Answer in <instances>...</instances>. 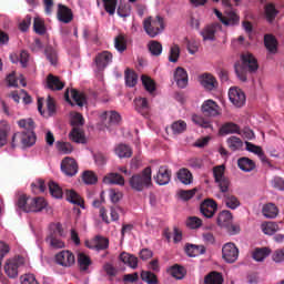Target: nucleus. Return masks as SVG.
Here are the masks:
<instances>
[{
  "label": "nucleus",
  "instance_id": "f257e3e1",
  "mask_svg": "<svg viewBox=\"0 0 284 284\" xmlns=\"http://www.w3.org/2000/svg\"><path fill=\"white\" fill-rule=\"evenodd\" d=\"M247 69L248 72L258 70V61L252 53L242 54V64H235V74L242 83L247 82Z\"/></svg>",
  "mask_w": 284,
  "mask_h": 284
},
{
  "label": "nucleus",
  "instance_id": "f03ea898",
  "mask_svg": "<svg viewBox=\"0 0 284 284\" xmlns=\"http://www.w3.org/2000/svg\"><path fill=\"white\" fill-rule=\"evenodd\" d=\"M129 183L135 192H143L145 187L152 185V168L148 166L141 173L132 175Z\"/></svg>",
  "mask_w": 284,
  "mask_h": 284
},
{
  "label": "nucleus",
  "instance_id": "7ed1b4c3",
  "mask_svg": "<svg viewBox=\"0 0 284 284\" xmlns=\"http://www.w3.org/2000/svg\"><path fill=\"white\" fill-rule=\"evenodd\" d=\"M143 28L146 34L154 39L165 30V20L161 16L145 18L143 20Z\"/></svg>",
  "mask_w": 284,
  "mask_h": 284
},
{
  "label": "nucleus",
  "instance_id": "20e7f679",
  "mask_svg": "<svg viewBox=\"0 0 284 284\" xmlns=\"http://www.w3.org/2000/svg\"><path fill=\"white\" fill-rule=\"evenodd\" d=\"M213 176L220 192H227L230 190V178L225 176V165H217L213 168Z\"/></svg>",
  "mask_w": 284,
  "mask_h": 284
},
{
  "label": "nucleus",
  "instance_id": "39448f33",
  "mask_svg": "<svg viewBox=\"0 0 284 284\" xmlns=\"http://www.w3.org/2000/svg\"><path fill=\"white\" fill-rule=\"evenodd\" d=\"M229 99L235 108H243V105H245V102L247 101L245 92L239 87H233L229 90Z\"/></svg>",
  "mask_w": 284,
  "mask_h": 284
},
{
  "label": "nucleus",
  "instance_id": "423d86ee",
  "mask_svg": "<svg viewBox=\"0 0 284 284\" xmlns=\"http://www.w3.org/2000/svg\"><path fill=\"white\" fill-rule=\"evenodd\" d=\"M222 258L226 263H236L239 261V247H236V244L232 242L224 244L222 247Z\"/></svg>",
  "mask_w": 284,
  "mask_h": 284
},
{
  "label": "nucleus",
  "instance_id": "0eeeda50",
  "mask_svg": "<svg viewBox=\"0 0 284 284\" xmlns=\"http://www.w3.org/2000/svg\"><path fill=\"white\" fill-rule=\"evenodd\" d=\"M75 262L74 253L71 251H61L55 254V263L61 267H72Z\"/></svg>",
  "mask_w": 284,
  "mask_h": 284
},
{
  "label": "nucleus",
  "instance_id": "6e6552de",
  "mask_svg": "<svg viewBox=\"0 0 284 284\" xmlns=\"http://www.w3.org/2000/svg\"><path fill=\"white\" fill-rule=\"evenodd\" d=\"M217 210L219 204H216V201L213 199H206L200 205L201 214H203L205 219H212L216 214Z\"/></svg>",
  "mask_w": 284,
  "mask_h": 284
},
{
  "label": "nucleus",
  "instance_id": "1a4fd4ad",
  "mask_svg": "<svg viewBox=\"0 0 284 284\" xmlns=\"http://www.w3.org/2000/svg\"><path fill=\"white\" fill-rule=\"evenodd\" d=\"M214 13L223 26H239V22L241 21L239 14H236L234 11L223 14L221 11H219V9H215Z\"/></svg>",
  "mask_w": 284,
  "mask_h": 284
},
{
  "label": "nucleus",
  "instance_id": "9d476101",
  "mask_svg": "<svg viewBox=\"0 0 284 284\" xmlns=\"http://www.w3.org/2000/svg\"><path fill=\"white\" fill-rule=\"evenodd\" d=\"M61 170L65 176H77L79 172V164L72 158H64L61 162Z\"/></svg>",
  "mask_w": 284,
  "mask_h": 284
},
{
  "label": "nucleus",
  "instance_id": "9b49d317",
  "mask_svg": "<svg viewBox=\"0 0 284 284\" xmlns=\"http://www.w3.org/2000/svg\"><path fill=\"white\" fill-rule=\"evenodd\" d=\"M17 136H20L23 148H32V145L37 143V134L34 131L16 133L12 136V148H14V141L17 140Z\"/></svg>",
  "mask_w": 284,
  "mask_h": 284
},
{
  "label": "nucleus",
  "instance_id": "f8f14e48",
  "mask_svg": "<svg viewBox=\"0 0 284 284\" xmlns=\"http://www.w3.org/2000/svg\"><path fill=\"white\" fill-rule=\"evenodd\" d=\"M199 81L202 88H204V90L207 92H212L219 88V81L214 75H212V73H203L199 75Z\"/></svg>",
  "mask_w": 284,
  "mask_h": 284
},
{
  "label": "nucleus",
  "instance_id": "ddd939ff",
  "mask_svg": "<svg viewBox=\"0 0 284 284\" xmlns=\"http://www.w3.org/2000/svg\"><path fill=\"white\" fill-rule=\"evenodd\" d=\"M201 110L204 116H220L221 114V106H219V103H216L214 100L204 101Z\"/></svg>",
  "mask_w": 284,
  "mask_h": 284
},
{
  "label": "nucleus",
  "instance_id": "4468645a",
  "mask_svg": "<svg viewBox=\"0 0 284 284\" xmlns=\"http://www.w3.org/2000/svg\"><path fill=\"white\" fill-rule=\"evenodd\" d=\"M222 26L219 22H215L211 26H206L202 31L201 36L203 41H214L216 39V33L222 30Z\"/></svg>",
  "mask_w": 284,
  "mask_h": 284
},
{
  "label": "nucleus",
  "instance_id": "2eb2a0df",
  "mask_svg": "<svg viewBox=\"0 0 284 284\" xmlns=\"http://www.w3.org/2000/svg\"><path fill=\"white\" fill-rule=\"evenodd\" d=\"M29 207H26V212L30 213V212H43V210H45L48 203L45 202V199L43 197H32L29 199Z\"/></svg>",
  "mask_w": 284,
  "mask_h": 284
},
{
  "label": "nucleus",
  "instance_id": "dca6fc26",
  "mask_svg": "<svg viewBox=\"0 0 284 284\" xmlns=\"http://www.w3.org/2000/svg\"><path fill=\"white\" fill-rule=\"evenodd\" d=\"M112 52L110 51H102L101 53H98L94 61L98 70H105L110 63H112Z\"/></svg>",
  "mask_w": 284,
  "mask_h": 284
},
{
  "label": "nucleus",
  "instance_id": "f3484780",
  "mask_svg": "<svg viewBox=\"0 0 284 284\" xmlns=\"http://www.w3.org/2000/svg\"><path fill=\"white\" fill-rule=\"evenodd\" d=\"M72 19H74L72 9L61 3L58 4V21H61V23H71Z\"/></svg>",
  "mask_w": 284,
  "mask_h": 284
},
{
  "label": "nucleus",
  "instance_id": "a211bd4d",
  "mask_svg": "<svg viewBox=\"0 0 284 284\" xmlns=\"http://www.w3.org/2000/svg\"><path fill=\"white\" fill-rule=\"evenodd\" d=\"M171 180L172 171L165 165L160 166L158 174L155 176L158 185H168V183H170Z\"/></svg>",
  "mask_w": 284,
  "mask_h": 284
},
{
  "label": "nucleus",
  "instance_id": "6ab92c4d",
  "mask_svg": "<svg viewBox=\"0 0 284 284\" xmlns=\"http://www.w3.org/2000/svg\"><path fill=\"white\" fill-rule=\"evenodd\" d=\"M47 88L49 90L61 91L65 88V82L61 81V79L52 73L47 77Z\"/></svg>",
  "mask_w": 284,
  "mask_h": 284
},
{
  "label": "nucleus",
  "instance_id": "aec40b11",
  "mask_svg": "<svg viewBox=\"0 0 284 284\" xmlns=\"http://www.w3.org/2000/svg\"><path fill=\"white\" fill-rule=\"evenodd\" d=\"M174 81L180 88H187V71L182 67H178L174 72Z\"/></svg>",
  "mask_w": 284,
  "mask_h": 284
},
{
  "label": "nucleus",
  "instance_id": "412c9836",
  "mask_svg": "<svg viewBox=\"0 0 284 284\" xmlns=\"http://www.w3.org/2000/svg\"><path fill=\"white\" fill-rule=\"evenodd\" d=\"M120 261L124 265H128V267H131V270H136V267H139V257L130 253L122 252L120 254Z\"/></svg>",
  "mask_w": 284,
  "mask_h": 284
},
{
  "label": "nucleus",
  "instance_id": "4be33fe9",
  "mask_svg": "<svg viewBox=\"0 0 284 284\" xmlns=\"http://www.w3.org/2000/svg\"><path fill=\"white\" fill-rule=\"evenodd\" d=\"M65 236V231L63 230V224L60 222L51 223L49 225V235L47 239H57Z\"/></svg>",
  "mask_w": 284,
  "mask_h": 284
},
{
  "label": "nucleus",
  "instance_id": "5701e85b",
  "mask_svg": "<svg viewBox=\"0 0 284 284\" xmlns=\"http://www.w3.org/2000/svg\"><path fill=\"white\" fill-rule=\"evenodd\" d=\"M4 272L9 278L19 276V263L14 260H8L4 264Z\"/></svg>",
  "mask_w": 284,
  "mask_h": 284
},
{
  "label": "nucleus",
  "instance_id": "b1692460",
  "mask_svg": "<svg viewBox=\"0 0 284 284\" xmlns=\"http://www.w3.org/2000/svg\"><path fill=\"white\" fill-rule=\"evenodd\" d=\"M231 223H232V212L222 211L219 213L216 219V224L219 225V227H222V230H225L226 227H230Z\"/></svg>",
  "mask_w": 284,
  "mask_h": 284
},
{
  "label": "nucleus",
  "instance_id": "393cba45",
  "mask_svg": "<svg viewBox=\"0 0 284 284\" xmlns=\"http://www.w3.org/2000/svg\"><path fill=\"white\" fill-rule=\"evenodd\" d=\"M264 45L268 52L276 54V51L278 50V41L274 34L266 33L264 36Z\"/></svg>",
  "mask_w": 284,
  "mask_h": 284
},
{
  "label": "nucleus",
  "instance_id": "a878e982",
  "mask_svg": "<svg viewBox=\"0 0 284 284\" xmlns=\"http://www.w3.org/2000/svg\"><path fill=\"white\" fill-rule=\"evenodd\" d=\"M222 194L224 196V203L230 210H236V207L241 206V201H239V197L230 193V190L222 192Z\"/></svg>",
  "mask_w": 284,
  "mask_h": 284
},
{
  "label": "nucleus",
  "instance_id": "bb28decb",
  "mask_svg": "<svg viewBox=\"0 0 284 284\" xmlns=\"http://www.w3.org/2000/svg\"><path fill=\"white\" fill-rule=\"evenodd\" d=\"M134 102L136 112L142 114V116H148V114L150 113V104L148 103V99L136 98Z\"/></svg>",
  "mask_w": 284,
  "mask_h": 284
},
{
  "label": "nucleus",
  "instance_id": "cd10ccee",
  "mask_svg": "<svg viewBox=\"0 0 284 284\" xmlns=\"http://www.w3.org/2000/svg\"><path fill=\"white\" fill-rule=\"evenodd\" d=\"M223 274L219 271H212L204 276V284H223Z\"/></svg>",
  "mask_w": 284,
  "mask_h": 284
},
{
  "label": "nucleus",
  "instance_id": "c85d7f7f",
  "mask_svg": "<svg viewBox=\"0 0 284 284\" xmlns=\"http://www.w3.org/2000/svg\"><path fill=\"white\" fill-rule=\"evenodd\" d=\"M95 240L97 243L94 246L90 245V242H85L89 250H97V252H101V250H108V247H110V240L101 236H97Z\"/></svg>",
  "mask_w": 284,
  "mask_h": 284
},
{
  "label": "nucleus",
  "instance_id": "c756f323",
  "mask_svg": "<svg viewBox=\"0 0 284 284\" xmlns=\"http://www.w3.org/2000/svg\"><path fill=\"white\" fill-rule=\"evenodd\" d=\"M185 254L191 257L201 256V254H205L206 250L203 245H195V244H186L185 245Z\"/></svg>",
  "mask_w": 284,
  "mask_h": 284
},
{
  "label": "nucleus",
  "instance_id": "7c9ffc66",
  "mask_svg": "<svg viewBox=\"0 0 284 284\" xmlns=\"http://www.w3.org/2000/svg\"><path fill=\"white\" fill-rule=\"evenodd\" d=\"M109 185H125V179L119 173H110L103 179Z\"/></svg>",
  "mask_w": 284,
  "mask_h": 284
},
{
  "label": "nucleus",
  "instance_id": "2f4dec72",
  "mask_svg": "<svg viewBox=\"0 0 284 284\" xmlns=\"http://www.w3.org/2000/svg\"><path fill=\"white\" fill-rule=\"evenodd\" d=\"M178 179L180 182L183 183V185H191L192 181H194V176L192 175V172H190V170H187L186 168L179 170Z\"/></svg>",
  "mask_w": 284,
  "mask_h": 284
},
{
  "label": "nucleus",
  "instance_id": "473e14b6",
  "mask_svg": "<svg viewBox=\"0 0 284 284\" xmlns=\"http://www.w3.org/2000/svg\"><path fill=\"white\" fill-rule=\"evenodd\" d=\"M241 132V128L234 122H226L220 129V134H239Z\"/></svg>",
  "mask_w": 284,
  "mask_h": 284
},
{
  "label": "nucleus",
  "instance_id": "72a5a7b5",
  "mask_svg": "<svg viewBox=\"0 0 284 284\" xmlns=\"http://www.w3.org/2000/svg\"><path fill=\"white\" fill-rule=\"evenodd\" d=\"M262 213L266 219H276L278 216V207L274 203H267L263 206Z\"/></svg>",
  "mask_w": 284,
  "mask_h": 284
},
{
  "label": "nucleus",
  "instance_id": "f704fd0d",
  "mask_svg": "<svg viewBox=\"0 0 284 284\" xmlns=\"http://www.w3.org/2000/svg\"><path fill=\"white\" fill-rule=\"evenodd\" d=\"M169 274H171V276H173V278H176L178 281H181V280L185 278V275L187 274V271L185 270V267H183L179 264H175V265L170 267Z\"/></svg>",
  "mask_w": 284,
  "mask_h": 284
},
{
  "label": "nucleus",
  "instance_id": "c9c22d12",
  "mask_svg": "<svg viewBox=\"0 0 284 284\" xmlns=\"http://www.w3.org/2000/svg\"><path fill=\"white\" fill-rule=\"evenodd\" d=\"M237 166L243 172H252V170H254V168H256V164L250 158H241L237 161Z\"/></svg>",
  "mask_w": 284,
  "mask_h": 284
},
{
  "label": "nucleus",
  "instance_id": "e433bc0d",
  "mask_svg": "<svg viewBox=\"0 0 284 284\" xmlns=\"http://www.w3.org/2000/svg\"><path fill=\"white\" fill-rule=\"evenodd\" d=\"M65 196L69 203H72L73 205H80V207H83V199H81V195H79L77 191L67 190Z\"/></svg>",
  "mask_w": 284,
  "mask_h": 284
},
{
  "label": "nucleus",
  "instance_id": "4c0bfd02",
  "mask_svg": "<svg viewBox=\"0 0 284 284\" xmlns=\"http://www.w3.org/2000/svg\"><path fill=\"white\" fill-rule=\"evenodd\" d=\"M102 119H108L109 125H119L121 123V114L116 111H105L102 114Z\"/></svg>",
  "mask_w": 284,
  "mask_h": 284
},
{
  "label": "nucleus",
  "instance_id": "58836bf2",
  "mask_svg": "<svg viewBox=\"0 0 284 284\" xmlns=\"http://www.w3.org/2000/svg\"><path fill=\"white\" fill-rule=\"evenodd\" d=\"M115 154L119 156V159H130L132 156V148L126 144H119L115 148Z\"/></svg>",
  "mask_w": 284,
  "mask_h": 284
},
{
  "label": "nucleus",
  "instance_id": "ea45409f",
  "mask_svg": "<svg viewBox=\"0 0 284 284\" xmlns=\"http://www.w3.org/2000/svg\"><path fill=\"white\" fill-rule=\"evenodd\" d=\"M125 84L128 88H134L139 81V75L133 70L126 69L124 73Z\"/></svg>",
  "mask_w": 284,
  "mask_h": 284
},
{
  "label": "nucleus",
  "instance_id": "a19ab883",
  "mask_svg": "<svg viewBox=\"0 0 284 284\" xmlns=\"http://www.w3.org/2000/svg\"><path fill=\"white\" fill-rule=\"evenodd\" d=\"M78 265H80L81 272H88L89 267L92 265V260L85 253L78 254Z\"/></svg>",
  "mask_w": 284,
  "mask_h": 284
},
{
  "label": "nucleus",
  "instance_id": "79ce46f5",
  "mask_svg": "<svg viewBox=\"0 0 284 284\" xmlns=\"http://www.w3.org/2000/svg\"><path fill=\"white\" fill-rule=\"evenodd\" d=\"M114 48L121 53L128 50V40L125 39V34L120 33L118 37H115Z\"/></svg>",
  "mask_w": 284,
  "mask_h": 284
},
{
  "label": "nucleus",
  "instance_id": "37998d69",
  "mask_svg": "<svg viewBox=\"0 0 284 284\" xmlns=\"http://www.w3.org/2000/svg\"><path fill=\"white\" fill-rule=\"evenodd\" d=\"M44 54L51 65H57L59 61V54L57 53V49L52 48V45H47L44 49Z\"/></svg>",
  "mask_w": 284,
  "mask_h": 284
},
{
  "label": "nucleus",
  "instance_id": "c03bdc74",
  "mask_svg": "<svg viewBox=\"0 0 284 284\" xmlns=\"http://www.w3.org/2000/svg\"><path fill=\"white\" fill-rule=\"evenodd\" d=\"M71 97L79 108H83L88 103L85 94L79 92L77 89H71Z\"/></svg>",
  "mask_w": 284,
  "mask_h": 284
},
{
  "label": "nucleus",
  "instance_id": "a18cd8bd",
  "mask_svg": "<svg viewBox=\"0 0 284 284\" xmlns=\"http://www.w3.org/2000/svg\"><path fill=\"white\" fill-rule=\"evenodd\" d=\"M271 252L272 251L268 247L255 248L253 252V258L257 262L265 261V258L270 256Z\"/></svg>",
  "mask_w": 284,
  "mask_h": 284
},
{
  "label": "nucleus",
  "instance_id": "49530a36",
  "mask_svg": "<svg viewBox=\"0 0 284 284\" xmlns=\"http://www.w3.org/2000/svg\"><path fill=\"white\" fill-rule=\"evenodd\" d=\"M265 17L268 23H272L274 19H276V14H278V10H276V7L274 3H268L264 8Z\"/></svg>",
  "mask_w": 284,
  "mask_h": 284
},
{
  "label": "nucleus",
  "instance_id": "de8ad7c7",
  "mask_svg": "<svg viewBox=\"0 0 284 284\" xmlns=\"http://www.w3.org/2000/svg\"><path fill=\"white\" fill-rule=\"evenodd\" d=\"M226 143L230 150H232V152H236L237 150H241V148H243V140L234 135L229 138L226 140Z\"/></svg>",
  "mask_w": 284,
  "mask_h": 284
},
{
  "label": "nucleus",
  "instance_id": "09e8293b",
  "mask_svg": "<svg viewBox=\"0 0 284 284\" xmlns=\"http://www.w3.org/2000/svg\"><path fill=\"white\" fill-rule=\"evenodd\" d=\"M69 136L73 143H85V135H83V131L79 128H74Z\"/></svg>",
  "mask_w": 284,
  "mask_h": 284
},
{
  "label": "nucleus",
  "instance_id": "8fccbe9b",
  "mask_svg": "<svg viewBox=\"0 0 284 284\" xmlns=\"http://www.w3.org/2000/svg\"><path fill=\"white\" fill-rule=\"evenodd\" d=\"M149 51L153 57H161L163 52V45L161 44V42L152 40L149 42Z\"/></svg>",
  "mask_w": 284,
  "mask_h": 284
},
{
  "label": "nucleus",
  "instance_id": "3c124183",
  "mask_svg": "<svg viewBox=\"0 0 284 284\" xmlns=\"http://www.w3.org/2000/svg\"><path fill=\"white\" fill-rule=\"evenodd\" d=\"M278 230H281V227H278L276 222H267L265 224H262V232H264V234H267L268 236L276 234Z\"/></svg>",
  "mask_w": 284,
  "mask_h": 284
},
{
  "label": "nucleus",
  "instance_id": "603ef678",
  "mask_svg": "<svg viewBox=\"0 0 284 284\" xmlns=\"http://www.w3.org/2000/svg\"><path fill=\"white\" fill-rule=\"evenodd\" d=\"M180 57H181V47H179V44H173L170 48V53H169L170 63H178Z\"/></svg>",
  "mask_w": 284,
  "mask_h": 284
},
{
  "label": "nucleus",
  "instance_id": "864d4df0",
  "mask_svg": "<svg viewBox=\"0 0 284 284\" xmlns=\"http://www.w3.org/2000/svg\"><path fill=\"white\" fill-rule=\"evenodd\" d=\"M49 192L54 199L63 197V190L61 189V186H59V184L53 181L49 182Z\"/></svg>",
  "mask_w": 284,
  "mask_h": 284
},
{
  "label": "nucleus",
  "instance_id": "5fc2aeb1",
  "mask_svg": "<svg viewBox=\"0 0 284 284\" xmlns=\"http://www.w3.org/2000/svg\"><path fill=\"white\" fill-rule=\"evenodd\" d=\"M140 276H141L142 281H144V283L159 284V278H156V274H154L150 271H142Z\"/></svg>",
  "mask_w": 284,
  "mask_h": 284
},
{
  "label": "nucleus",
  "instance_id": "6e6d98bb",
  "mask_svg": "<svg viewBox=\"0 0 284 284\" xmlns=\"http://www.w3.org/2000/svg\"><path fill=\"white\" fill-rule=\"evenodd\" d=\"M171 130L173 131V134H183V132L187 130V123L182 120L175 121L172 123Z\"/></svg>",
  "mask_w": 284,
  "mask_h": 284
},
{
  "label": "nucleus",
  "instance_id": "4d7b16f0",
  "mask_svg": "<svg viewBox=\"0 0 284 284\" xmlns=\"http://www.w3.org/2000/svg\"><path fill=\"white\" fill-rule=\"evenodd\" d=\"M10 132V126L8 123L3 122L0 126V148H3L8 143V133Z\"/></svg>",
  "mask_w": 284,
  "mask_h": 284
},
{
  "label": "nucleus",
  "instance_id": "13d9d810",
  "mask_svg": "<svg viewBox=\"0 0 284 284\" xmlns=\"http://www.w3.org/2000/svg\"><path fill=\"white\" fill-rule=\"evenodd\" d=\"M82 181L87 185H94L99 181V178H97V174L92 171H84L82 174Z\"/></svg>",
  "mask_w": 284,
  "mask_h": 284
},
{
  "label": "nucleus",
  "instance_id": "bf43d9fd",
  "mask_svg": "<svg viewBox=\"0 0 284 284\" xmlns=\"http://www.w3.org/2000/svg\"><path fill=\"white\" fill-rule=\"evenodd\" d=\"M33 30L36 34L43 36L45 33V22L41 18H34L33 20Z\"/></svg>",
  "mask_w": 284,
  "mask_h": 284
},
{
  "label": "nucleus",
  "instance_id": "052dcab7",
  "mask_svg": "<svg viewBox=\"0 0 284 284\" xmlns=\"http://www.w3.org/2000/svg\"><path fill=\"white\" fill-rule=\"evenodd\" d=\"M32 199L31 196H28L26 194H22L18 197V201L16 203L18 210H21V212H26V207H29V201Z\"/></svg>",
  "mask_w": 284,
  "mask_h": 284
},
{
  "label": "nucleus",
  "instance_id": "680f3d73",
  "mask_svg": "<svg viewBox=\"0 0 284 284\" xmlns=\"http://www.w3.org/2000/svg\"><path fill=\"white\" fill-rule=\"evenodd\" d=\"M19 128H23L22 132H34V121L32 119L20 120L18 122Z\"/></svg>",
  "mask_w": 284,
  "mask_h": 284
},
{
  "label": "nucleus",
  "instance_id": "e2e57ef3",
  "mask_svg": "<svg viewBox=\"0 0 284 284\" xmlns=\"http://www.w3.org/2000/svg\"><path fill=\"white\" fill-rule=\"evenodd\" d=\"M101 1L104 6L105 12H108L109 14H114L116 12L118 0H101Z\"/></svg>",
  "mask_w": 284,
  "mask_h": 284
},
{
  "label": "nucleus",
  "instance_id": "0e129e2a",
  "mask_svg": "<svg viewBox=\"0 0 284 284\" xmlns=\"http://www.w3.org/2000/svg\"><path fill=\"white\" fill-rule=\"evenodd\" d=\"M131 12H132V7L128 3H121L118 7V14H119V17H122L123 19L130 17Z\"/></svg>",
  "mask_w": 284,
  "mask_h": 284
},
{
  "label": "nucleus",
  "instance_id": "69168bd1",
  "mask_svg": "<svg viewBox=\"0 0 284 284\" xmlns=\"http://www.w3.org/2000/svg\"><path fill=\"white\" fill-rule=\"evenodd\" d=\"M141 79L146 92H154V90H156V85L150 77L142 75Z\"/></svg>",
  "mask_w": 284,
  "mask_h": 284
},
{
  "label": "nucleus",
  "instance_id": "338daca9",
  "mask_svg": "<svg viewBox=\"0 0 284 284\" xmlns=\"http://www.w3.org/2000/svg\"><path fill=\"white\" fill-rule=\"evenodd\" d=\"M186 225L190 227V230H199V227L203 225V220L196 216H191L186 220Z\"/></svg>",
  "mask_w": 284,
  "mask_h": 284
},
{
  "label": "nucleus",
  "instance_id": "774afa93",
  "mask_svg": "<svg viewBox=\"0 0 284 284\" xmlns=\"http://www.w3.org/2000/svg\"><path fill=\"white\" fill-rule=\"evenodd\" d=\"M55 145L59 152H62L63 154H71L73 150L72 144H70V142L58 141Z\"/></svg>",
  "mask_w": 284,
  "mask_h": 284
}]
</instances>
